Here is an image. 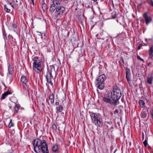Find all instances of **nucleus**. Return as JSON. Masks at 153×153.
Instances as JSON below:
<instances>
[{
	"mask_svg": "<svg viewBox=\"0 0 153 153\" xmlns=\"http://www.w3.org/2000/svg\"><path fill=\"white\" fill-rule=\"evenodd\" d=\"M126 76L127 81L129 83L131 81L130 79L131 74L130 70L129 69H126Z\"/></svg>",
	"mask_w": 153,
	"mask_h": 153,
	"instance_id": "9b49d317",
	"label": "nucleus"
},
{
	"mask_svg": "<svg viewBox=\"0 0 153 153\" xmlns=\"http://www.w3.org/2000/svg\"><path fill=\"white\" fill-rule=\"evenodd\" d=\"M4 10L7 12H9L10 11V9L8 8L5 5L4 6Z\"/></svg>",
	"mask_w": 153,
	"mask_h": 153,
	"instance_id": "cd10ccee",
	"label": "nucleus"
},
{
	"mask_svg": "<svg viewBox=\"0 0 153 153\" xmlns=\"http://www.w3.org/2000/svg\"><path fill=\"white\" fill-rule=\"evenodd\" d=\"M152 80L153 77H148L147 82L149 84H152Z\"/></svg>",
	"mask_w": 153,
	"mask_h": 153,
	"instance_id": "a878e982",
	"label": "nucleus"
},
{
	"mask_svg": "<svg viewBox=\"0 0 153 153\" xmlns=\"http://www.w3.org/2000/svg\"><path fill=\"white\" fill-rule=\"evenodd\" d=\"M14 125V124L12 122V120H10V121L9 123V124L8 125V127L9 128H10L11 127L13 126Z\"/></svg>",
	"mask_w": 153,
	"mask_h": 153,
	"instance_id": "c85d7f7f",
	"label": "nucleus"
},
{
	"mask_svg": "<svg viewBox=\"0 0 153 153\" xmlns=\"http://www.w3.org/2000/svg\"><path fill=\"white\" fill-rule=\"evenodd\" d=\"M7 2L8 4H9L14 9L16 8V7L14 5V3L12 0H7Z\"/></svg>",
	"mask_w": 153,
	"mask_h": 153,
	"instance_id": "5701e85b",
	"label": "nucleus"
},
{
	"mask_svg": "<svg viewBox=\"0 0 153 153\" xmlns=\"http://www.w3.org/2000/svg\"><path fill=\"white\" fill-rule=\"evenodd\" d=\"M65 8L63 6H58L55 12V16L57 17L58 16L62 15L65 11Z\"/></svg>",
	"mask_w": 153,
	"mask_h": 153,
	"instance_id": "0eeeda50",
	"label": "nucleus"
},
{
	"mask_svg": "<svg viewBox=\"0 0 153 153\" xmlns=\"http://www.w3.org/2000/svg\"><path fill=\"white\" fill-rule=\"evenodd\" d=\"M54 96L53 94H50L49 97V99L50 100L51 103L52 104H53L54 102Z\"/></svg>",
	"mask_w": 153,
	"mask_h": 153,
	"instance_id": "2eb2a0df",
	"label": "nucleus"
},
{
	"mask_svg": "<svg viewBox=\"0 0 153 153\" xmlns=\"http://www.w3.org/2000/svg\"><path fill=\"white\" fill-rule=\"evenodd\" d=\"M117 112V111H115L114 113V114H115L116 112Z\"/></svg>",
	"mask_w": 153,
	"mask_h": 153,
	"instance_id": "37998d69",
	"label": "nucleus"
},
{
	"mask_svg": "<svg viewBox=\"0 0 153 153\" xmlns=\"http://www.w3.org/2000/svg\"><path fill=\"white\" fill-rule=\"evenodd\" d=\"M139 103L140 106L143 108L145 107V103L142 100H140L139 101Z\"/></svg>",
	"mask_w": 153,
	"mask_h": 153,
	"instance_id": "b1692460",
	"label": "nucleus"
},
{
	"mask_svg": "<svg viewBox=\"0 0 153 153\" xmlns=\"http://www.w3.org/2000/svg\"><path fill=\"white\" fill-rule=\"evenodd\" d=\"M94 2H95L97 1V0H93Z\"/></svg>",
	"mask_w": 153,
	"mask_h": 153,
	"instance_id": "c03bdc74",
	"label": "nucleus"
},
{
	"mask_svg": "<svg viewBox=\"0 0 153 153\" xmlns=\"http://www.w3.org/2000/svg\"><path fill=\"white\" fill-rule=\"evenodd\" d=\"M149 58L153 60V45L151 46L149 51Z\"/></svg>",
	"mask_w": 153,
	"mask_h": 153,
	"instance_id": "f8f14e48",
	"label": "nucleus"
},
{
	"mask_svg": "<svg viewBox=\"0 0 153 153\" xmlns=\"http://www.w3.org/2000/svg\"><path fill=\"white\" fill-rule=\"evenodd\" d=\"M3 85H4V86H5V84H4V83H3Z\"/></svg>",
	"mask_w": 153,
	"mask_h": 153,
	"instance_id": "a18cd8bd",
	"label": "nucleus"
},
{
	"mask_svg": "<svg viewBox=\"0 0 153 153\" xmlns=\"http://www.w3.org/2000/svg\"><path fill=\"white\" fill-rule=\"evenodd\" d=\"M55 105H59V103L58 102H56L55 103Z\"/></svg>",
	"mask_w": 153,
	"mask_h": 153,
	"instance_id": "c9c22d12",
	"label": "nucleus"
},
{
	"mask_svg": "<svg viewBox=\"0 0 153 153\" xmlns=\"http://www.w3.org/2000/svg\"><path fill=\"white\" fill-rule=\"evenodd\" d=\"M36 32L37 33H39L40 34V36H42V33L41 32H39V31H36Z\"/></svg>",
	"mask_w": 153,
	"mask_h": 153,
	"instance_id": "e433bc0d",
	"label": "nucleus"
},
{
	"mask_svg": "<svg viewBox=\"0 0 153 153\" xmlns=\"http://www.w3.org/2000/svg\"><path fill=\"white\" fill-rule=\"evenodd\" d=\"M143 144L145 147H146L147 145V141L146 139L143 142Z\"/></svg>",
	"mask_w": 153,
	"mask_h": 153,
	"instance_id": "c756f323",
	"label": "nucleus"
},
{
	"mask_svg": "<svg viewBox=\"0 0 153 153\" xmlns=\"http://www.w3.org/2000/svg\"><path fill=\"white\" fill-rule=\"evenodd\" d=\"M150 64V63H148V66H149V64Z\"/></svg>",
	"mask_w": 153,
	"mask_h": 153,
	"instance_id": "79ce46f5",
	"label": "nucleus"
},
{
	"mask_svg": "<svg viewBox=\"0 0 153 153\" xmlns=\"http://www.w3.org/2000/svg\"><path fill=\"white\" fill-rule=\"evenodd\" d=\"M46 101L47 102H48V105H50V104H49V102H48V100L47 99H46Z\"/></svg>",
	"mask_w": 153,
	"mask_h": 153,
	"instance_id": "58836bf2",
	"label": "nucleus"
},
{
	"mask_svg": "<svg viewBox=\"0 0 153 153\" xmlns=\"http://www.w3.org/2000/svg\"><path fill=\"white\" fill-rule=\"evenodd\" d=\"M51 70L48 69V72L46 75V77L47 80V82L51 86H53V84L52 82V80L53 79V77L52 75V70H54V66L52 65L50 66Z\"/></svg>",
	"mask_w": 153,
	"mask_h": 153,
	"instance_id": "39448f33",
	"label": "nucleus"
},
{
	"mask_svg": "<svg viewBox=\"0 0 153 153\" xmlns=\"http://www.w3.org/2000/svg\"><path fill=\"white\" fill-rule=\"evenodd\" d=\"M19 105L18 104H16L14 108V113H17L19 109Z\"/></svg>",
	"mask_w": 153,
	"mask_h": 153,
	"instance_id": "aec40b11",
	"label": "nucleus"
},
{
	"mask_svg": "<svg viewBox=\"0 0 153 153\" xmlns=\"http://www.w3.org/2000/svg\"><path fill=\"white\" fill-rule=\"evenodd\" d=\"M147 39H146V41H147Z\"/></svg>",
	"mask_w": 153,
	"mask_h": 153,
	"instance_id": "09e8293b",
	"label": "nucleus"
},
{
	"mask_svg": "<svg viewBox=\"0 0 153 153\" xmlns=\"http://www.w3.org/2000/svg\"><path fill=\"white\" fill-rule=\"evenodd\" d=\"M116 15L115 14L114 16V17H113V19H114L116 17Z\"/></svg>",
	"mask_w": 153,
	"mask_h": 153,
	"instance_id": "a19ab883",
	"label": "nucleus"
},
{
	"mask_svg": "<svg viewBox=\"0 0 153 153\" xmlns=\"http://www.w3.org/2000/svg\"><path fill=\"white\" fill-rule=\"evenodd\" d=\"M106 76L104 74H102L99 76L96 80V83H103L104 80L106 79Z\"/></svg>",
	"mask_w": 153,
	"mask_h": 153,
	"instance_id": "1a4fd4ad",
	"label": "nucleus"
},
{
	"mask_svg": "<svg viewBox=\"0 0 153 153\" xmlns=\"http://www.w3.org/2000/svg\"><path fill=\"white\" fill-rule=\"evenodd\" d=\"M62 0H53V3L58 6V5H59L61 3Z\"/></svg>",
	"mask_w": 153,
	"mask_h": 153,
	"instance_id": "a211bd4d",
	"label": "nucleus"
},
{
	"mask_svg": "<svg viewBox=\"0 0 153 153\" xmlns=\"http://www.w3.org/2000/svg\"><path fill=\"white\" fill-rule=\"evenodd\" d=\"M34 150L36 153L42 152L43 153H48L47 145L45 140L36 139L33 141Z\"/></svg>",
	"mask_w": 153,
	"mask_h": 153,
	"instance_id": "f257e3e1",
	"label": "nucleus"
},
{
	"mask_svg": "<svg viewBox=\"0 0 153 153\" xmlns=\"http://www.w3.org/2000/svg\"><path fill=\"white\" fill-rule=\"evenodd\" d=\"M42 8L43 10L44 11H45L47 9V4L45 3H44L42 4Z\"/></svg>",
	"mask_w": 153,
	"mask_h": 153,
	"instance_id": "393cba45",
	"label": "nucleus"
},
{
	"mask_svg": "<svg viewBox=\"0 0 153 153\" xmlns=\"http://www.w3.org/2000/svg\"><path fill=\"white\" fill-rule=\"evenodd\" d=\"M142 140H144V135L143 133L142 134Z\"/></svg>",
	"mask_w": 153,
	"mask_h": 153,
	"instance_id": "72a5a7b5",
	"label": "nucleus"
},
{
	"mask_svg": "<svg viewBox=\"0 0 153 153\" xmlns=\"http://www.w3.org/2000/svg\"><path fill=\"white\" fill-rule=\"evenodd\" d=\"M8 71L10 74L12 75L13 72V68L12 67L10 66V65H9V66L8 68Z\"/></svg>",
	"mask_w": 153,
	"mask_h": 153,
	"instance_id": "412c9836",
	"label": "nucleus"
},
{
	"mask_svg": "<svg viewBox=\"0 0 153 153\" xmlns=\"http://www.w3.org/2000/svg\"><path fill=\"white\" fill-rule=\"evenodd\" d=\"M91 119L93 123L96 126H101L102 123L97 114L95 113L92 114L91 115Z\"/></svg>",
	"mask_w": 153,
	"mask_h": 153,
	"instance_id": "20e7f679",
	"label": "nucleus"
},
{
	"mask_svg": "<svg viewBox=\"0 0 153 153\" xmlns=\"http://www.w3.org/2000/svg\"><path fill=\"white\" fill-rule=\"evenodd\" d=\"M52 128L54 130H55V129H56V125H55V124L54 123L53 124H52Z\"/></svg>",
	"mask_w": 153,
	"mask_h": 153,
	"instance_id": "7c9ffc66",
	"label": "nucleus"
},
{
	"mask_svg": "<svg viewBox=\"0 0 153 153\" xmlns=\"http://www.w3.org/2000/svg\"><path fill=\"white\" fill-rule=\"evenodd\" d=\"M142 46V44H140L139 45L138 47V49L140 50V49L141 47Z\"/></svg>",
	"mask_w": 153,
	"mask_h": 153,
	"instance_id": "473e14b6",
	"label": "nucleus"
},
{
	"mask_svg": "<svg viewBox=\"0 0 153 153\" xmlns=\"http://www.w3.org/2000/svg\"><path fill=\"white\" fill-rule=\"evenodd\" d=\"M97 87L100 89H102L104 88V84L96 83Z\"/></svg>",
	"mask_w": 153,
	"mask_h": 153,
	"instance_id": "6ab92c4d",
	"label": "nucleus"
},
{
	"mask_svg": "<svg viewBox=\"0 0 153 153\" xmlns=\"http://www.w3.org/2000/svg\"><path fill=\"white\" fill-rule=\"evenodd\" d=\"M16 2L17 3L18 2V1L17 0H16Z\"/></svg>",
	"mask_w": 153,
	"mask_h": 153,
	"instance_id": "49530a36",
	"label": "nucleus"
},
{
	"mask_svg": "<svg viewBox=\"0 0 153 153\" xmlns=\"http://www.w3.org/2000/svg\"><path fill=\"white\" fill-rule=\"evenodd\" d=\"M150 2L149 3V4L152 6L153 7V1L152 0H150Z\"/></svg>",
	"mask_w": 153,
	"mask_h": 153,
	"instance_id": "2f4dec72",
	"label": "nucleus"
},
{
	"mask_svg": "<svg viewBox=\"0 0 153 153\" xmlns=\"http://www.w3.org/2000/svg\"><path fill=\"white\" fill-rule=\"evenodd\" d=\"M111 96V98L113 100H114L115 102H117V105L119 104V100L121 96V92L120 90L117 87L113 89V91L110 93Z\"/></svg>",
	"mask_w": 153,
	"mask_h": 153,
	"instance_id": "7ed1b4c3",
	"label": "nucleus"
},
{
	"mask_svg": "<svg viewBox=\"0 0 153 153\" xmlns=\"http://www.w3.org/2000/svg\"><path fill=\"white\" fill-rule=\"evenodd\" d=\"M31 3H32L33 5H34V0H31Z\"/></svg>",
	"mask_w": 153,
	"mask_h": 153,
	"instance_id": "4c0bfd02",
	"label": "nucleus"
},
{
	"mask_svg": "<svg viewBox=\"0 0 153 153\" xmlns=\"http://www.w3.org/2000/svg\"><path fill=\"white\" fill-rule=\"evenodd\" d=\"M58 7L57 6L53 3V4L51 5V7L50 8V10L51 13H53L55 9Z\"/></svg>",
	"mask_w": 153,
	"mask_h": 153,
	"instance_id": "ddd939ff",
	"label": "nucleus"
},
{
	"mask_svg": "<svg viewBox=\"0 0 153 153\" xmlns=\"http://www.w3.org/2000/svg\"><path fill=\"white\" fill-rule=\"evenodd\" d=\"M116 150L114 152V153H115V152Z\"/></svg>",
	"mask_w": 153,
	"mask_h": 153,
	"instance_id": "8fccbe9b",
	"label": "nucleus"
},
{
	"mask_svg": "<svg viewBox=\"0 0 153 153\" xmlns=\"http://www.w3.org/2000/svg\"><path fill=\"white\" fill-rule=\"evenodd\" d=\"M21 81L24 84H26L28 81V80L25 76H22L21 79Z\"/></svg>",
	"mask_w": 153,
	"mask_h": 153,
	"instance_id": "dca6fc26",
	"label": "nucleus"
},
{
	"mask_svg": "<svg viewBox=\"0 0 153 153\" xmlns=\"http://www.w3.org/2000/svg\"><path fill=\"white\" fill-rule=\"evenodd\" d=\"M56 108L57 111L59 112H61L63 110V107L61 105H59L58 107H56Z\"/></svg>",
	"mask_w": 153,
	"mask_h": 153,
	"instance_id": "4be33fe9",
	"label": "nucleus"
},
{
	"mask_svg": "<svg viewBox=\"0 0 153 153\" xmlns=\"http://www.w3.org/2000/svg\"><path fill=\"white\" fill-rule=\"evenodd\" d=\"M140 60H141V61H143V62H144V61L143 59H141Z\"/></svg>",
	"mask_w": 153,
	"mask_h": 153,
	"instance_id": "ea45409f",
	"label": "nucleus"
},
{
	"mask_svg": "<svg viewBox=\"0 0 153 153\" xmlns=\"http://www.w3.org/2000/svg\"><path fill=\"white\" fill-rule=\"evenodd\" d=\"M102 100L106 103H110L114 105H117V102H115L114 100H113L110 93L108 94V95H105L104 97L102 98Z\"/></svg>",
	"mask_w": 153,
	"mask_h": 153,
	"instance_id": "423d86ee",
	"label": "nucleus"
},
{
	"mask_svg": "<svg viewBox=\"0 0 153 153\" xmlns=\"http://www.w3.org/2000/svg\"><path fill=\"white\" fill-rule=\"evenodd\" d=\"M52 151L56 153H59V146L57 144H54L52 147Z\"/></svg>",
	"mask_w": 153,
	"mask_h": 153,
	"instance_id": "9d476101",
	"label": "nucleus"
},
{
	"mask_svg": "<svg viewBox=\"0 0 153 153\" xmlns=\"http://www.w3.org/2000/svg\"><path fill=\"white\" fill-rule=\"evenodd\" d=\"M9 108H11V107H10V106H9Z\"/></svg>",
	"mask_w": 153,
	"mask_h": 153,
	"instance_id": "de8ad7c7",
	"label": "nucleus"
},
{
	"mask_svg": "<svg viewBox=\"0 0 153 153\" xmlns=\"http://www.w3.org/2000/svg\"><path fill=\"white\" fill-rule=\"evenodd\" d=\"M3 35L4 36V39H5L7 38V35L5 32V29L4 28L2 29Z\"/></svg>",
	"mask_w": 153,
	"mask_h": 153,
	"instance_id": "bb28decb",
	"label": "nucleus"
},
{
	"mask_svg": "<svg viewBox=\"0 0 153 153\" xmlns=\"http://www.w3.org/2000/svg\"><path fill=\"white\" fill-rule=\"evenodd\" d=\"M137 59L139 60H140L141 59V58L138 55L137 56Z\"/></svg>",
	"mask_w": 153,
	"mask_h": 153,
	"instance_id": "f704fd0d",
	"label": "nucleus"
},
{
	"mask_svg": "<svg viewBox=\"0 0 153 153\" xmlns=\"http://www.w3.org/2000/svg\"><path fill=\"white\" fill-rule=\"evenodd\" d=\"M33 60L34 61L33 65V69L36 72H40L42 69L41 66L42 59L37 56H35L33 59Z\"/></svg>",
	"mask_w": 153,
	"mask_h": 153,
	"instance_id": "f03ea898",
	"label": "nucleus"
},
{
	"mask_svg": "<svg viewBox=\"0 0 153 153\" xmlns=\"http://www.w3.org/2000/svg\"><path fill=\"white\" fill-rule=\"evenodd\" d=\"M141 117L143 118H146L147 114L146 111H142L141 113Z\"/></svg>",
	"mask_w": 153,
	"mask_h": 153,
	"instance_id": "f3484780",
	"label": "nucleus"
},
{
	"mask_svg": "<svg viewBox=\"0 0 153 153\" xmlns=\"http://www.w3.org/2000/svg\"><path fill=\"white\" fill-rule=\"evenodd\" d=\"M143 16L146 25H148L149 23L151 22L152 20L151 16L148 15V13L146 12L143 14Z\"/></svg>",
	"mask_w": 153,
	"mask_h": 153,
	"instance_id": "6e6552de",
	"label": "nucleus"
},
{
	"mask_svg": "<svg viewBox=\"0 0 153 153\" xmlns=\"http://www.w3.org/2000/svg\"><path fill=\"white\" fill-rule=\"evenodd\" d=\"M11 94H12V93L9 91V90H8L6 92L2 94L1 99L2 100L4 99L7 95Z\"/></svg>",
	"mask_w": 153,
	"mask_h": 153,
	"instance_id": "4468645a",
	"label": "nucleus"
}]
</instances>
